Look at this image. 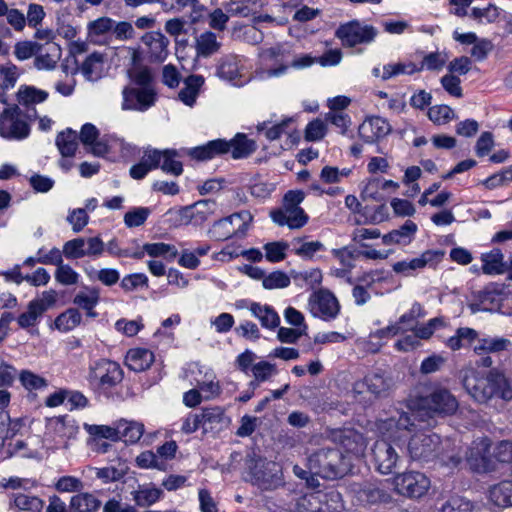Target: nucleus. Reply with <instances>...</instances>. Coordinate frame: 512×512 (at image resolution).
<instances>
[{"label": "nucleus", "mask_w": 512, "mask_h": 512, "mask_svg": "<svg viewBox=\"0 0 512 512\" xmlns=\"http://www.w3.org/2000/svg\"><path fill=\"white\" fill-rule=\"evenodd\" d=\"M178 152L176 150L166 149L163 150L162 156V164L160 163L161 169L166 172L173 174L175 176H179L183 172L182 163L176 160L178 157Z\"/></svg>", "instance_id": "obj_57"}, {"label": "nucleus", "mask_w": 512, "mask_h": 512, "mask_svg": "<svg viewBox=\"0 0 512 512\" xmlns=\"http://www.w3.org/2000/svg\"><path fill=\"white\" fill-rule=\"evenodd\" d=\"M415 424L406 413H399L388 419L379 420L377 430L381 435L373 446V459L376 469L382 474H390L400 461L397 451L400 441L413 431Z\"/></svg>", "instance_id": "obj_1"}, {"label": "nucleus", "mask_w": 512, "mask_h": 512, "mask_svg": "<svg viewBox=\"0 0 512 512\" xmlns=\"http://www.w3.org/2000/svg\"><path fill=\"white\" fill-rule=\"evenodd\" d=\"M481 262L482 272L486 275H503L507 271L504 254L498 248L482 253Z\"/></svg>", "instance_id": "obj_30"}, {"label": "nucleus", "mask_w": 512, "mask_h": 512, "mask_svg": "<svg viewBox=\"0 0 512 512\" xmlns=\"http://www.w3.org/2000/svg\"><path fill=\"white\" fill-rule=\"evenodd\" d=\"M104 55L93 52L86 57L81 66V72L88 80H97L103 71Z\"/></svg>", "instance_id": "obj_41"}, {"label": "nucleus", "mask_w": 512, "mask_h": 512, "mask_svg": "<svg viewBox=\"0 0 512 512\" xmlns=\"http://www.w3.org/2000/svg\"><path fill=\"white\" fill-rule=\"evenodd\" d=\"M192 209L194 224L200 225L216 213L217 204L215 201L207 199L194 203Z\"/></svg>", "instance_id": "obj_51"}, {"label": "nucleus", "mask_w": 512, "mask_h": 512, "mask_svg": "<svg viewBox=\"0 0 512 512\" xmlns=\"http://www.w3.org/2000/svg\"><path fill=\"white\" fill-rule=\"evenodd\" d=\"M118 440L134 444L140 440L144 433V425L139 422L120 420L117 422Z\"/></svg>", "instance_id": "obj_39"}, {"label": "nucleus", "mask_w": 512, "mask_h": 512, "mask_svg": "<svg viewBox=\"0 0 512 512\" xmlns=\"http://www.w3.org/2000/svg\"><path fill=\"white\" fill-rule=\"evenodd\" d=\"M302 191H288L283 200V208L271 213L272 220L280 225H287L289 228H301L307 223L308 217L304 210L299 206L304 200Z\"/></svg>", "instance_id": "obj_5"}, {"label": "nucleus", "mask_w": 512, "mask_h": 512, "mask_svg": "<svg viewBox=\"0 0 512 512\" xmlns=\"http://www.w3.org/2000/svg\"><path fill=\"white\" fill-rule=\"evenodd\" d=\"M478 338V332L470 327H460L455 334L445 341V345L452 351H458L472 344Z\"/></svg>", "instance_id": "obj_38"}, {"label": "nucleus", "mask_w": 512, "mask_h": 512, "mask_svg": "<svg viewBox=\"0 0 512 512\" xmlns=\"http://www.w3.org/2000/svg\"><path fill=\"white\" fill-rule=\"evenodd\" d=\"M390 131V124L381 117L367 118L358 129L359 136L369 144L384 138Z\"/></svg>", "instance_id": "obj_22"}, {"label": "nucleus", "mask_w": 512, "mask_h": 512, "mask_svg": "<svg viewBox=\"0 0 512 512\" xmlns=\"http://www.w3.org/2000/svg\"><path fill=\"white\" fill-rule=\"evenodd\" d=\"M308 467L315 475L335 479L350 470V458L333 447H322L309 455Z\"/></svg>", "instance_id": "obj_3"}, {"label": "nucleus", "mask_w": 512, "mask_h": 512, "mask_svg": "<svg viewBox=\"0 0 512 512\" xmlns=\"http://www.w3.org/2000/svg\"><path fill=\"white\" fill-rule=\"evenodd\" d=\"M449 59L448 54L445 51L432 52L424 56L421 66L418 67L421 70L440 71Z\"/></svg>", "instance_id": "obj_54"}, {"label": "nucleus", "mask_w": 512, "mask_h": 512, "mask_svg": "<svg viewBox=\"0 0 512 512\" xmlns=\"http://www.w3.org/2000/svg\"><path fill=\"white\" fill-rule=\"evenodd\" d=\"M397 493L410 498H420L430 488V480L421 472H404L393 478Z\"/></svg>", "instance_id": "obj_11"}, {"label": "nucleus", "mask_w": 512, "mask_h": 512, "mask_svg": "<svg viewBox=\"0 0 512 512\" xmlns=\"http://www.w3.org/2000/svg\"><path fill=\"white\" fill-rule=\"evenodd\" d=\"M246 480L262 491H271L283 485V475L279 464L263 458L247 461Z\"/></svg>", "instance_id": "obj_4"}, {"label": "nucleus", "mask_w": 512, "mask_h": 512, "mask_svg": "<svg viewBox=\"0 0 512 512\" xmlns=\"http://www.w3.org/2000/svg\"><path fill=\"white\" fill-rule=\"evenodd\" d=\"M100 298L97 288H90L87 291L79 292L74 297V304L87 311V315L94 317V307L98 304Z\"/></svg>", "instance_id": "obj_47"}, {"label": "nucleus", "mask_w": 512, "mask_h": 512, "mask_svg": "<svg viewBox=\"0 0 512 512\" xmlns=\"http://www.w3.org/2000/svg\"><path fill=\"white\" fill-rule=\"evenodd\" d=\"M132 500L134 503L142 508L150 507L164 497V492L161 488L152 483L138 485L137 489L131 492Z\"/></svg>", "instance_id": "obj_27"}, {"label": "nucleus", "mask_w": 512, "mask_h": 512, "mask_svg": "<svg viewBox=\"0 0 512 512\" xmlns=\"http://www.w3.org/2000/svg\"><path fill=\"white\" fill-rule=\"evenodd\" d=\"M18 79L17 67L13 64L0 65V90L5 92L13 88Z\"/></svg>", "instance_id": "obj_62"}, {"label": "nucleus", "mask_w": 512, "mask_h": 512, "mask_svg": "<svg viewBox=\"0 0 512 512\" xmlns=\"http://www.w3.org/2000/svg\"><path fill=\"white\" fill-rule=\"evenodd\" d=\"M123 379L120 365L114 361L101 359L94 362L89 368L88 380L92 384L102 387H112Z\"/></svg>", "instance_id": "obj_12"}, {"label": "nucleus", "mask_w": 512, "mask_h": 512, "mask_svg": "<svg viewBox=\"0 0 512 512\" xmlns=\"http://www.w3.org/2000/svg\"><path fill=\"white\" fill-rule=\"evenodd\" d=\"M443 255L444 252L440 250H427L419 257L394 263L392 269L397 274L412 276L416 271L423 269L429 263L440 261Z\"/></svg>", "instance_id": "obj_20"}, {"label": "nucleus", "mask_w": 512, "mask_h": 512, "mask_svg": "<svg viewBox=\"0 0 512 512\" xmlns=\"http://www.w3.org/2000/svg\"><path fill=\"white\" fill-rule=\"evenodd\" d=\"M244 70L243 60L239 56L227 55L220 60L217 75L233 86L241 87L249 81Z\"/></svg>", "instance_id": "obj_18"}, {"label": "nucleus", "mask_w": 512, "mask_h": 512, "mask_svg": "<svg viewBox=\"0 0 512 512\" xmlns=\"http://www.w3.org/2000/svg\"><path fill=\"white\" fill-rule=\"evenodd\" d=\"M143 249L150 257H163L173 260L178 255V250L174 245L163 242L146 243L143 245Z\"/></svg>", "instance_id": "obj_50"}, {"label": "nucleus", "mask_w": 512, "mask_h": 512, "mask_svg": "<svg viewBox=\"0 0 512 512\" xmlns=\"http://www.w3.org/2000/svg\"><path fill=\"white\" fill-rule=\"evenodd\" d=\"M229 151L227 141L222 139L212 140L202 146L186 149L185 152L191 158L205 161Z\"/></svg>", "instance_id": "obj_25"}, {"label": "nucleus", "mask_w": 512, "mask_h": 512, "mask_svg": "<svg viewBox=\"0 0 512 512\" xmlns=\"http://www.w3.org/2000/svg\"><path fill=\"white\" fill-rule=\"evenodd\" d=\"M391 388L388 379L380 374H368L363 379L358 380L353 385V393L360 396L362 401H370L372 398L385 395Z\"/></svg>", "instance_id": "obj_15"}, {"label": "nucleus", "mask_w": 512, "mask_h": 512, "mask_svg": "<svg viewBox=\"0 0 512 512\" xmlns=\"http://www.w3.org/2000/svg\"><path fill=\"white\" fill-rule=\"evenodd\" d=\"M198 374L201 377L195 378V385L204 394V399H213L220 395L221 387L216 380L213 370L206 367H199Z\"/></svg>", "instance_id": "obj_28"}, {"label": "nucleus", "mask_w": 512, "mask_h": 512, "mask_svg": "<svg viewBox=\"0 0 512 512\" xmlns=\"http://www.w3.org/2000/svg\"><path fill=\"white\" fill-rule=\"evenodd\" d=\"M511 345V341L504 337H490L477 338L473 351L477 355H484L489 353H499L506 351Z\"/></svg>", "instance_id": "obj_33"}, {"label": "nucleus", "mask_w": 512, "mask_h": 512, "mask_svg": "<svg viewBox=\"0 0 512 512\" xmlns=\"http://www.w3.org/2000/svg\"><path fill=\"white\" fill-rule=\"evenodd\" d=\"M458 401L455 396L447 389H435L428 396L422 397L418 401V407L428 415H452L458 409Z\"/></svg>", "instance_id": "obj_10"}, {"label": "nucleus", "mask_w": 512, "mask_h": 512, "mask_svg": "<svg viewBox=\"0 0 512 512\" xmlns=\"http://www.w3.org/2000/svg\"><path fill=\"white\" fill-rule=\"evenodd\" d=\"M336 36L342 44L354 47L358 44H370L377 36V30L371 25H363L358 21H352L341 25L336 30Z\"/></svg>", "instance_id": "obj_14"}, {"label": "nucleus", "mask_w": 512, "mask_h": 512, "mask_svg": "<svg viewBox=\"0 0 512 512\" xmlns=\"http://www.w3.org/2000/svg\"><path fill=\"white\" fill-rule=\"evenodd\" d=\"M417 231V225L410 220H407L399 229L393 230L382 237L384 244H409Z\"/></svg>", "instance_id": "obj_35"}, {"label": "nucleus", "mask_w": 512, "mask_h": 512, "mask_svg": "<svg viewBox=\"0 0 512 512\" xmlns=\"http://www.w3.org/2000/svg\"><path fill=\"white\" fill-rule=\"evenodd\" d=\"M135 462L141 469H157L160 471L167 469V465H164L162 460H158L157 454L150 450L140 453L136 457Z\"/></svg>", "instance_id": "obj_61"}, {"label": "nucleus", "mask_w": 512, "mask_h": 512, "mask_svg": "<svg viewBox=\"0 0 512 512\" xmlns=\"http://www.w3.org/2000/svg\"><path fill=\"white\" fill-rule=\"evenodd\" d=\"M478 303H472L470 305L472 312H477L480 310L491 311L498 307L499 303V294L487 287L483 291L478 293Z\"/></svg>", "instance_id": "obj_48"}, {"label": "nucleus", "mask_w": 512, "mask_h": 512, "mask_svg": "<svg viewBox=\"0 0 512 512\" xmlns=\"http://www.w3.org/2000/svg\"><path fill=\"white\" fill-rule=\"evenodd\" d=\"M13 504L18 512H42L44 507L40 498L23 493L13 495Z\"/></svg>", "instance_id": "obj_45"}, {"label": "nucleus", "mask_w": 512, "mask_h": 512, "mask_svg": "<svg viewBox=\"0 0 512 512\" xmlns=\"http://www.w3.org/2000/svg\"><path fill=\"white\" fill-rule=\"evenodd\" d=\"M153 362L154 354L145 348L130 349L125 358L127 367L135 372H142L148 369Z\"/></svg>", "instance_id": "obj_31"}, {"label": "nucleus", "mask_w": 512, "mask_h": 512, "mask_svg": "<svg viewBox=\"0 0 512 512\" xmlns=\"http://www.w3.org/2000/svg\"><path fill=\"white\" fill-rule=\"evenodd\" d=\"M52 254L55 255V260L48 261L47 259L41 260L44 264H56L57 269L55 272V279L62 285H75L79 281V274L68 264L62 262L61 254L58 249H52Z\"/></svg>", "instance_id": "obj_29"}, {"label": "nucleus", "mask_w": 512, "mask_h": 512, "mask_svg": "<svg viewBox=\"0 0 512 512\" xmlns=\"http://www.w3.org/2000/svg\"><path fill=\"white\" fill-rule=\"evenodd\" d=\"M84 271L89 280L99 281L105 286H113L120 280V273L114 268L95 269L90 267L85 268Z\"/></svg>", "instance_id": "obj_46"}, {"label": "nucleus", "mask_w": 512, "mask_h": 512, "mask_svg": "<svg viewBox=\"0 0 512 512\" xmlns=\"http://www.w3.org/2000/svg\"><path fill=\"white\" fill-rule=\"evenodd\" d=\"M123 110L145 111L154 105L156 93L153 87L127 86L122 91Z\"/></svg>", "instance_id": "obj_16"}, {"label": "nucleus", "mask_w": 512, "mask_h": 512, "mask_svg": "<svg viewBox=\"0 0 512 512\" xmlns=\"http://www.w3.org/2000/svg\"><path fill=\"white\" fill-rule=\"evenodd\" d=\"M439 512H486L479 505H474L464 498H455L444 504Z\"/></svg>", "instance_id": "obj_53"}, {"label": "nucleus", "mask_w": 512, "mask_h": 512, "mask_svg": "<svg viewBox=\"0 0 512 512\" xmlns=\"http://www.w3.org/2000/svg\"><path fill=\"white\" fill-rule=\"evenodd\" d=\"M262 4L258 0H230L225 9L231 16L249 17L256 15Z\"/></svg>", "instance_id": "obj_37"}, {"label": "nucleus", "mask_w": 512, "mask_h": 512, "mask_svg": "<svg viewBox=\"0 0 512 512\" xmlns=\"http://www.w3.org/2000/svg\"><path fill=\"white\" fill-rule=\"evenodd\" d=\"M419 72L418 67L413 62H396L384 65L383 80H388L399 75H411Z\"/></svg>", "instance_id": "obj_52"}, {"label": "nucleus", "mask_w": 512, "mask_h": 512, "mask_svg": "<svg viewBox=\"0 0 512 512\" xmlns=\"http://www.w3.org/2000/svg\"><path fill=\"white\" fill-rule=\"evenodd\" d=\"M213 416V409H205L201 414H189L183 421L182 431L186 434L193 433L202 422L210 421Z\"/></svg>", "instance_id": "obj_55"}, {"label": "nucleus", "mask_w": 512, "mask_h": 512, "mask_svg": "<svg viewBox=\"0 0 512 512\" xmlns=\"http://www.w3.org/2000/svg\"><path fill=\"white\" fill-rule=\"evenodd\" d=\"M19 380L28 391L42 390L47 387V380L45 378L28 370L20 373Z\"/></svg>", "instance_id": "obj_63"}, {"label": "nucleus", "mask_w": 512, "mask_h": 512, "mask_svg": "<svg viewBox=\"0 0 512 512\" xmlns=\"http://www.w3.org/2000/svg\"><path fill=\"white\" fill-rule=\"evenodd\" d=\"M227 144L234 159L246 158L257 148L256 142L242 133L236 134L233 139L227 141Z\"/></svg>", "instance_id": "obj_36"}, {"label": "nucleus", "mask_w": 512, "mask_h": 512, "mask_svg": "<svg viewBox=\"0 0 512 512\" xmlns=\"http://www.w3.org/2000/svg\"><path fill=\"white\" fill-rule=\"evenodd\" d=\"M150 214L151 210L148 207H135L125 213L124 223L128 228L142 226Z\"/></svg>", "instance_id": "obj_59"}, {"label": "nucleus", "mask_w": 512, "mask_h": 512, "mask_svg": "<svg viewBox=\"0 0 512 512\" xmlns=\"http://www.w3.org/2000/svg\"><path fill=\"white\" fill-rule=\"evenodd\" d=\"M81 322V314L77 309L70 308L61 313L55 319V328L61 332H68L77 327Z\"/></svg>", "instance_id": "obj_49"}, {"label": "nucleus", "mask_w": 512, "mask_h": 512, "mask_svg": "<svg viewBox=\"0 0 512 512\" xmlns=\"http://www.w3.org/2000/svg\"><path fill=\"white\" fill-rule=\"evenodd\" d=\"M17 101L20 105L30 106L44 102L48 98V93L34 86H20L17 94Z\"/></svg>", "instance_id": "obj_44"}, {"label": "nucleus", "mask_w": 512, "mask_h": 512, "mask_svg": "<svg viewBox=\"0 0 512 512\" xmlns=\"http://www.w3.org/2000/svg\"><path fill=\"white\" fill-rule=\"evenodd\" d=\"M454 117L453 109L447 105H435L428 110V118L437 125L447 124Z\"/></svg>", "instance_id": "obj_58"}, {"label": "nucleus", "mask_w": 512, "mask_h": 512, "mask_svg": "<svg viewBox=\"0 0 512 512\" xmlns=\"http://www.w3.org/2000/svg\"><path fill=\"white\" fill-rule=\"evenodd\" d=\"M322 512H340L343 509L341 494L336 490L321 492Z\"/></svg>", "instance_id": "obj_60"}, {"label": "nucleus", "mask_w": 512, "mask_h": 512, "mask_svg": "<svg viewBox=\"0 0 512 512\" xmlns=\"http://www.w3.org/2000/svg\"><path fill=\"white\" fill-rule=\"evenodd\" d=\"M249 310L255 318H257L262 327L267 329H274L280 324V317L277 312L269 305H262L260 303H251Z\"/></svg>", "instance_id": "obj_34"}, {"label": "nucleus", "mask_w": 512, "mask_h": 512, "mask_svg": "<svg viewBox=\"0 0 512 512\" xmlns=\"http://www.w3.org/2000/svg\"><path fill=\"white\" fill-rule=\"evenodd\" d=\"M425 311L420 303L415 302L410 310L403 314L397 323L391 324L386 328L379 330L377 333L381 337L395 336L402 331L413 329L417 319L424 317Z\"/></svg>", "instance_id": "obj_21"}, {"label": "nucleus", "mask_w": 512, "mask_h": 512, "mask_svg": "<svg viewBox=\"0 0 512 512\" xmlns=\"http://www.w3.org/2000/svg\"><path fill=\"white\" fill-rule=\"evenodd\" d=\"M462 383L471 398L480 404H486L493 398L512 400V384L497 369L481 373L473 368H466L462 371Z\"/></svg>", "instance_id": "obj_2"}, {"label": "nucleus", "mask_w": 512, "mask_h": 512, "mask_svg": "<svg viewBox=\"0 0 512 512\" xmlns=\"http://www.w3.org/2000/svg\"><path fill=\"white\" fill-rule=\"evenodd\" d=\"M79 432L75 422L67 417L52 418L47 423L45 443L48 448H67L68 441L74 438Z\"/></svg>", "instance_id": "obj_9"}, {"label": "nucleus", "mask_w": 512, "mask_h": 512, "mask_svg": "<svg viewBox=\"0 0 512 512\" xmlns=\"http://www.w3.org/2000/svg\"><path fill=\"white\" fill-rule=\"evenodd\" d=\"M333 440L344 449V456L360 457L364 454L367 443L363 435L354 429H343L333 432Z\"/></svg>", "instance_id": "obj_19"}, {"label": "nucleus", "mask_w": 512, "mask_h": 512, "mask_svg": "<svg viewBox=\"0 0 512 512\" xmlns=\"http://www.w3.org/2000/svg\"><path fill=\"white\" fill-rule=\"evenodd\" d=\"M491 442L487 437L477 438L472 442L466 460L470 468L478 473L491 471L493 465L489 459Z\"/></svg>", "instance_id": "obj_17"}, {"label": "nucleus", "mask_w": 512, "mask_h": 512, "mask_svg": "<svg viewBox=\"0 0 512 512\" xmlns=\"http://www.w3.org/2000/svg\"><path fill=\"white\" fill-rule=\"evenodd\" d=\"M101 506V501L93 494L80 493L71 498L70 512H96Z\"/></svg>", "instance_id": "obj_43"}, {"label": "nucleus", "mask_w": 512, "mask_h": 512, "mask_svg": "<svg viewBox=\"0 0 512 512\" xmlns=\"http://www.w3.org/2000/svg\"><path fill=\"white\" fill-rule=\"evenodd\" d=\"M56 146L63 157H72L78 148L77 132L68 128L56 137Z\"/></svg>", "instance_id": "obj_42"}, {"label": "nucleus", "mask_w": 512, "mask_h": 512, "mask_svg": "<svg viewBox=\"0 0 512 512\" xmlns=\"http://www.w3.org/2000/svg\"><path fill=\"white\" fill-rule=\"evenodd\" d=\"M306 309L314 318L332 321L338 317L341 306L337 297L331 291L322 288L309 295Z\"/></svg>", "instance_id": "obj_8"}, {"label": "nucleus", "mask_w": 512, "mask_h": 512, "mask_svg": "<svg viewBox=\"0 0 512 512\" xmlns=\"http://www.w3.org/2000/svg\"><path fill=\"white\" fill-rule=\"evenodd\" d=\"M205 79L201 75H190L183 81V88L179 91L178 97L185 105L192 107L199 95Z\"/></svg>", "instance_id": "obj_32"}, {"label": "nucleus", "mask_w": 512, "mask_h": 512, "mask_svg": "<svg viewBox=\"0 0 512 512\" xmlns=\"http://www.w3.org/2000/svg\"><path fill=\"white\" fill-rule=\"evenodd\" d=\"M321 491L303 496L298 502L299 512H322Z\"/></svg>", "instance_id": "obj_64"}, {"label": "nucleus", "mask_w": 512, "mask_h": 512, "mask_svg": "<svg viewBox=\"0 0 512 512\" xmlns=\"http://www.w3.org/2000/svg\"><path fill=\"white\" fill-rule=\"evenodd\" d=\"M489 497L499 507L512 506V480H505L492 486Z\"/></svg>", "instance_id": "obj_40"}, {"label": "nucleus", "mask_w": 512, "mask_h": 512, "mask_svg": "<svg viewBox=\"0 0 512 512\" xmlns=\"http://www.w3.org/2000/svg\"><path fill=\"white\" fill-rule=\"evenodd\" d=\"M26 115L18 105H9L0 114V136L7 140L21 141L30 135Z\"/></svg>", "instance_id": "obj_6"}, {"label": "nucleus", "mask_w": 512, "mask_h": 512, "mask_svg": "<svg viewBox=\"0 0 512 512\" xmlns=\"http://www.w3.org/2000/svg\"><path fill=\"white\" fill-rule=\"evenodd\" d=\"M252 219L253 217L249 211L233 213L228 217L214 222L209 230V235L217 241H224L233 236L239 238L244 237Z\"/></svg>", "instance_id": "obj_7"}, {"label": "nucleus", "mask_w": 512, "mask_h": 512, "mask_svg": "<svg viewBox=\"0 0 512 512\" xmlns=\"http://www.w3.org/2000/svg\"><path fill=\"white\" fill-rule=\"evenodd\" d=\"M252 373L255 381L250 382V386L254 390L258 386L257 382L267 381L276 373V368L275 365L267 361H260L253 364Z\"/></svg>", "instance_id": "obj_56"}, {"label": "nucleus", "mask_w": 512, "mask_h": 512, "mask_svg": "<svg viewBox=\"0 0 512 512\" xmlns=\"http://www.w3.org/2000/svg\"><path fill=\"white\" fill-rule=\"evenodd\" d=\"M61 48L54 42L41 44V49L36 53L34 58V67L37 70L51 71L57 66L61 59Z\"/></svg>", "instance_id": "obj_24"}, {"label": "nucleus", "mask_w": 512, "mask_h": 512, "mask_svg": "<svg viewBox=\"0 0 512 512\" xmlns=\"http://www.w3.org/2000/svg\"><path fill=\"white\" fill-rule=\"evenodd\" d=\"M146 46L150 58L155 61H163L168 54V39L158 31L148 32L141 38Z\"/></svg>", "instance_id": "obj_26"}, {"label": "nucleus", "mask_w": 512, "mask_h": 512, "mask_svg": "<svg viewBox=\"0 0 512 512\" xmlns=\"http://www.w3.org/2000/svg\"><path fill=\"white\" fill-rule=\"evenodd\" d=\"M113 19L107 16L99 17L87 24V39L94 44H108L112 36Z\"/></svg>", "instance_id": "obj_23"}, {"label": "nucleus", "mask_w": 512, "mask_h": 512, "mask_svg": "<svg viewBox=\"0 0 512 512\" xmlns=\"http://www.w3.org/2000/svg\"><path fill=\"white\" fill-rule=\"evenodd\" d=\"M440 438L437 434L416 431L409 439L408 453L413 460L428 461L438 456L437 448Z\"/></svg>", "instance_id": "obj_13"}]
</instances>
